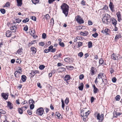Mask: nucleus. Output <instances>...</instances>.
<instances>
[{"instance_id":"f257e3e1","label":"nucleus","mask_w":122,"mask_h":122,"mask_svg":"<svg viewBox=\"0 0 122 122\" xmlns=\"http://www.w3.org/2000/svg\"><path fill=\"white\" fill-rule=\"evenodd\" d=\"M61 9L63 13L66 16H67L69 10V7L66 4L63 3L61 5Z\"/></svg>"},{"instance_id":"f03ea898","label":"nucleus","mask_w":122,"mask_h":122,"mask_svg":"<svg viewBox=\"0 0 122 122\" xmlns=\"http://www.w3.org/2000/svg\"><path fill=\"white\" fill-rule=\"evenodd\" d=\"M15 22H14L11 25V26L10 27V29L13 30V32H16V29H17V26L15 24Z\"/></svg>"},{"instance_id":"7ed1b4c3","label":"nucleus","mask_w":122,"mask_h":122,"mask_svg":"<svg viewBox=\"0 0 122 122\" xmlns=\"http://www.w3.org/2000/svg\"><path fill=\"white\" fill-rule=\"evenodd\" d=\"M44 110L43 109L42 107H40L37 109L36 113L39 115L41 116L43 114Z\"/></svg>"},{"instance_id":"20e7f679","label":"nucleus","mask_w":122,"mask_h":122,"mask_svg":"<svg viewBox=\"0 0 122 122\" xmlns=\"http://www.w3.org/2000/svg\"><path fill=\"white\" fill-rule=\"evenodd\" d=\"M121 57V56H119L118 54H115L114 53L112 55L111 57L114 60H117L119 59V57Z\"/></svg>"},{"instance_id":"39448f33","label":"nucleus","mask_w":122,"mask_h":122,"mask_svg":"<svg viewBox=\"0 0 122 122\" xmlns=\"http://www.w3.org/2000/svg\"><path fill=\"white\" fill-rule=\"evenodd\" d=\"M77 21L80 24H83L84 23V21L79 15L77 16L76 19Z\"/></svg>"},{"instance_id":"423d86ee","label":"nucleus","mask_w":122,"mask_h":122,"mask_svg":"<svg viewBox=\"0 0 122 122\" xmlns=\"http://www.w3.org/2000/svg\"><path fill=\"white\" fill-rule=\"evenodd\" d=\"M103 117L104 115L103 114H101V115L100 116V113H98L97 116V119L102 121L103 119Z\"/></svg>"},{"instance_id":"0eeeda50","label":"nucleus","mask_w":122,"mask_h":122,"mask_svg":"<svg viewBox=\"0 0 122 122\" xmlns=\"http://www.w3.org/2000/svg\"><path fill=\"white\" fill-rule=\"evenodd\" d=\"M116 15L117 17L118 21L120 22L121 20V16L120 12L119 11H118L116 13Z\"/></svg>"},{"instance_id":"6e6552de","label":"nucleus","mask_w":122,"mask_h":122,"mask_svg":"<svg viewBox=\"0 0 122 122\" xmlns=\"http://www.w3.org/2000/svg\"><path fill=\"white\" fill-rule=\"evenodd\" d=\"M110 30L108 28H106L104 30L103 29V30L102 31V32L103 33H105L106 35H109L108 32Z\"/></svg>"},{"instance_id":"1a4fd4ad","label":"nucleus","mask_w":122,"mask_h":122,"mask_svg":"<svg viewBox=\"0 0 122 122\" xmlns=\"http://www.w3.org/2000/svg\"><path fill=\"white\" fill-rule=\"evenodd\" d=\"M7 106L10 109H11L13 108V104L10 102H7Z\"/></svg>"},{"instance_id":"9d476101","label":"nucleus","mask_w":122,"mask_h":122,"mask_svg":"<svg viewBox=\"0 0 122 122\" xmlns=\"http://www.w3.org/2000/svg\"><path fill=\"white\" fill-rule=\"evenodd\" d=\"M106 16L107 20L108 22H110L111 21V18L110 15L108 14H106L105 15Z\"/></svg>"},{"instance_id":"9b49d317","label":"nucleus","mask_w":122,"mask_h":122,"mask_svg":"<svg viewBox=\"0 0 122 122\" xmlns=\"http://www.w3.org/2000/svg\"><path fill=\"white\" fill-rule=\"evenodd\" d=\"M12 32L9 30L7 31L6 32V35L7 37H10L12 35Z\"/></svg>"},{"instance_id":"f8f14e48","label":"nucleus","mask_w":122,"mask_h":122,"mask_svg":"<svg viewBox=\"0 0 122 122\" xmlns=\"http://www.w3.org/2000/svg\"><path fill=\"white\" fill-rule=\"evenodd\" d=\"M88 32L86 31H85L84 32L81 31L80 33V34L84 36H86L88 35Z\"/></svg>"},{"instance_id":"ddd939ff","label":"nucleus","mask_w":122,"mask_h":122,"mask_svg":"<svg viewBox=\"0 0 122 122\" xmlns=\"http://www.w3.org/2000/svg\"><path fill=\"white\" fill-rule=\"evenodd\" d=\"M1 95L2 97L5 99L7 100V99L8 96L7 94L3 93L1 94Z\"/></svg>"},{"instance_id":"4468645a","label":"nucleus","mask_w":122,"mask_h":122,"mask_svg":"<svg viewBox=\"0 0 122 122\" xmlns=\"http://www.w3.org/2000/svg\"><path fill=\"white\" fill-rule=\"evenodd\" d=\"M71 77L69 75H66L64 77V79L66 81L70 80Z\"/></svg>"},{"instance_id":"2eb2a0df","label":"nucleus","mask_w":122,"mask_h":122,"mask_svg":"<svg viewBox=\"0 0 122 122\" xmlns=\"http://www.w3.org/2000/svg\"><path fill=\"white\" fill-rule=\"evenodd\" d=\"M30 50L33 53L35 54L36 52V48L34 47H31L30 48Z\"/></svg>"},{"instance_id":"dca6fc26","label":"nucleus","mask_w":122,"mask_h":122,"mask_svg":"<svg viewBox=\"0 0 122 122\" xmlns=\"http://www.w3.org/2000/svg\"><path fill=\"white\" fill-rule=\"evenodd\" d=\"M95 67H92L91 68V75H93V74H95Z\"/></svg>"},{"instance_id":"f3484780","label":"nucleus","mask_w":122,"mask_h":122,"mask_svg":"<svg viewBox=\"0 0 122 122\" xmlns=\"http://www.w3.org/2000/svg\"><path fill=\"white\" fill-rule=\"evenodd\" d=\"M17 3V5L18 6H20L22 4V0H16Z\"/></svg>"},{"instance_id":"a211bd4d","label":"nucleus","mask_w":122,"mask_h":122,"mask_svg":"<svg viewBox=\"0 0 122 122\" xmlns=\"http://www.w3.org/2000/svg\"><path fill=\"white\" fill-rule=\"evenodd\" d=\"M122 36L120 34L116 35L115 37V40L116 41L118 40L119 39L121 38Z\"/></svg>"},{"instance_id":"6ab92c4d","label":"nucleus","mask_w":122,"mask_h":122,"mask_svg":"<svg viewBox=\"0 0 122 122\" xmlns=\"http://www.w3.org/2000/svg\"><path fill=\"white\" fill-rule=\"evenodd\" d=\"M93 92L94 93H96L98 90V89L96 87L95 85H93Z\"/></svg>"},{"instance_id":"aec40b11","label":"nucleus","mask_w":122,"mask_h":122,"mask_svg":"<svg viewBox=\"0 0 122 122\" xmlns=\"http://www.w3.org/2000/svg\"><path fill=\"white\" fill-rule=\"evenodd\" d=\"M84 85L83 83H81L80 86L78 87L79 89L81 91H82L83 90Z\"/></svg>"},{"instance_id":"412c9836","label":"nucleus","mask_w":122,"mask_h":122,"mask_svg":"<svg viewBox=\"0 0 122 122\" xmlns=\"http://www.w3.org/2000/svg\"><path fill=\"white\" fill-rule=\"evenodd\" d=\"M107 19L106 16L105 15V16H104L102 19L103 22L104 23H107L108 22L107 21Z\"/></svg>"},{"instance_id":"4be33fe9","label":"nucleus","mask_w":122,"mask_h":122,"mask_svg":"<svg viewBox=\"0 0 122 122\" xmlns=\"http://www.w3.org/2000/svg\"><path fill=\"white\" fill-rule=\"evenodd\" d=\"M27 77L25 75H23L21 76V80L23 82H24L26 80Z\"/></svg>"},{"instance_id":"5701e85b","label":"nucleus","mask_w":122,"mask_h":122,"mask_svg":"<svg viewBox=\"0 0 122 122\" xmlns=\"http://www.w3.org/2000/svg\"><path fill=\"white\" fill-rule=\"evenodd\" d=\"M117 20L115 19H113L112 20V23L114 26L116 25L117 24Z\"/></svg>"},{"instance_id":"b1692460","label":"nucleus","mask_w":122,"mask_h":122,"mask_svg":"<svg viewBox=\"0 0 122 122\" xmlns=\"http://www.w3.org/2000/svg\"><path fill=\"white\" fill-rule=\"evenodd\" d=\"M19 72L18 71H16L14 73L15 76L17 78H19Z\"/></svg>"},{"instance_id":"393cba45","label":"nucleus","mask_w":122,"mask_h":122,"mask_svg":"<svg viewBox=\"0 0 122 122\" xmlns=\"http://www.w3.org/2000/svg\"><path fill=\"white\" fill-rule=\"evenodd\" d=\"M88 46L89 48H91L92 47V43L91 41H89L88 43Z\"/></svg>"},{"instance_id":"a878e982","label":"nucleus","mask_w":122,"mask_h":122,"mask_svg":"<svg viewBox=\"0 0 122 122\" xmlns=\"http://www.w3.org/2000/svg\"><path fill=\"white\" fill-rule=\"evenodd\" d=\"M109 6L110 9H111L112 8H113L114 7V5H113V3L111 2H110Z\"/></svg>"},{"instance_id":"bb28decb","label":"nucleus","mask_w":122,"mask_h":122,"mask_svg":"<svg viewBox=\"0 0 122 122\" xmlns=\"http://www.w3.org/2000/svg\"><path fill=\"white\" fill-rule=\"evenodd\" d=\"M83 117V119L84 121L85 122L87 121L88 120V117L85 116L84 115V116Z\"/></svg>"},{"instance_id":"cd10ccee","label":"nucleus","mask_w":122,"mask_h":122,"mask_svg":"<svg viewBox=\"0 0 122 122\" xmlns=\"http://www.w3.org/2000/svg\"><path fill=\"white\" fill-rule=\"evenodd\" d=\"M6 112L4 110L0 109V113L1 114H5L6 113Z\"/></svg>"},{"instance_id":"c85d7f7f","label":"nucleus","mask_w":122,"mask_h":122,"mask_svg":"<svg viewBox=\"0 0 122 122\" xmlns=\"http://www.w3.org/2000/svg\"><path fill=\"white\" fill-rule=\"evenodd\" d=\"M59 70L61 71V72H62L65 71L66 70L65 68L64 67H61L59 68Z\"/></svg>"},{"instance_id":"c756f323","label":"nucleus","mask_w":122,"mask_h":122,"mask_svg":"<svg viewBox=\"0 0 122 122\" xmlns=\"http://www.w3.org/2000/svg\"><path fill=\"white\" fill-rule=\"evenodd\" d=\"M120 98V97L119 95H117L115 97L116 100V101H119Z\"/></svg>"},{"instance_id":"7c9ffc66","label":"nucleus","mask_w":122,"mask_h":122,"mask_svg":"<svg viewBox=\"0 0 122 122\" xmlns=\"http://www.w3.org/2000/svg\"><path fill=\"white\" fill-rule=\"evenodd\" d=\"M1 13L3 14H5L6 12L5 10L4 9H1L0 10Z\"/></svg>"},{"instance_id":"2f4dec72","label":"nucleus","mask_w":122,"mask_h":122,"mask_svg":"<svg viewBox=\"0 0 122 122\" xmlns=\"http://www.w3.org/2000/svg\"><path fill=\"white\" fill-rule=\"evenodd\" d=\"M30 74L31 75V77L32 78L33 77V76L35 75L34 71H32Z\"/></svg>"},{"instance_id":"473e14b6","label":"nucleus","mask_w":122,"mask_h":122,"mask_svg":"<svg viewBox=\"0 0 122 122\" xmlns=\"http://www.w3.org/2000/svg\"><path fill=\"white\" fill-rule=\"evenodd\" d=\"M99 62L100 64L102 65L104 62V61L102 58H101L99 60Z\"/></svg>"},{"instance_id":"72a5a7b5","label":"nucleus","mask_w":122,"mask_h":122,"mask_svg":"<svg viewBox=\"0 0 122 122\" xmlns=\"http://www.w3.org/2000/svg\"><path fill=\"white\" fill-rule=\"evenodd\" d=\"M10 6V4L9 2H7L5 5L3 6V7L4 8L5 7H8Z\"/></svg>"},{"instance_id":"f704fd0d","label":"nucleus","mask_w":122,"mask_h":122,"mask_svg":"<svg viewBox=\"0 0 122 122\" xmlns=\"http://www.w3.org/2000/svg\"><path fill=\"white\" fill-rule=\"evenodd\" d=\"M32 1L33 3L36 4L39 2V0H32Z\"/></svg>"},{"instance_id":"c9c22d12","label":"nucleus","mask_w":122,"mask_h":122,"mask_svg":"<svg viewBox=\"0 0 122 122\" xmlns=\"http://www.w3.org/2000/svg\"><path fill=\"white\" fill-rule=\"evenodd\" d=\"M31 32L32 33H33V37H34L35 36V30H31Z\"/></svg>"},{"instance_id":"e433bc0d","label":"nucleus","mask_w":122,"mask_h":122,"mask_svg":"<svg viewBox=\"0 0 122 122\" xmlns=\"http://www.w3.org/2000/svg\"><path fill=\"white\" fill-rule=\"evenodd\" d=\"M50 25H53L54 24V20L53 18L51 19V22H50Z\"/></svg>"},{"instance_id":"4c0bfd02","label":"nucleus","mask_w":122,"mask_h":122,"mask_svg":"<svg viewBox=\"0 0 122 122\" xmlns=\"http://www.w3.org/2000/svg\"><path fill=\"white\" fill-rule=\"evenodd\" d=\"M45 67V66L44 65H41L39 66V68L40 70H42Z\"/></svg>"},{"instance_id":"58836bf2","label":"nucleus","mask_w":122,"mask_h":122,"mask_svg":"<svg viewBox=\"0 0 122 122\" xmlns=\"http://www.w3.org/2000/svg\"><path fill=\"white\" fill-rule=\"evenodd\" d=\"M29 20V18H26V19L22 20V22L24 23H26L28 22Z\"/></svg>"},{"instance_id":"ea45409f","label":"nucleus","mask_w":122,"mask_h":122,"mask_svg":"<svg viewBox=\"0 0 122 122\" xmlns=\"http://www.w3.org/2000/svg\"><path fill=\"white\" fill-rule=\"evenodd\" d=\"M21 107L20 108H18V111L19 113L20 114H22L23 113V111Z\"/></svg>"},{"instance_id":"a19ab883","label":"nucleus","mask_w":122,"mask_h":122,"mask_svg":"<svg viewBox=\"0 0 122 122\" xmlns=\"http://www.w3.org/2000/svg\"><path fill=\"white\" fill-rule=\"evenodd\" d=\"M61 101L62 103V107L63 109H64L65 107V104L64 103V101L62 99Z\"/></svg>"},{"instance_id":"79ce46f5","label":"nucleus","mask_w":122,"mask_h":122,"mask_svg":"<svg viewBox=\"0 0 122 122\" xmlns=\"http://www.w3.org/2000/svg\"><path fill=\"white\" fill-rule=\"evenodd\" d=\"M21 50H22V48H21L20 49H19L18 50V51H17V52L20 55L21 54V52H22V51H21Z\"/></svg>"},{"instance_id":"37998d69","label":"nucleus","mask_w":122,"mask_h":122,"mask_svg":"<svg viewBox=\"0 0 122 122\" xmlns=\"http://www.w3.org/2000/svg\"><path fill=\"white\" fill-rule=\"evenodd\" d=\"M59 45L62 47H64L65 46V44L63 42H59Z\"/></svg>"},{"instance_id":"c03bdc74","label":"nucleus","mask_w":122,"mask_h":122,"mask_svg":"<svg viewBox=\"0 0 122 122\" xmlns=\"http://www.w3.org/2000/svg\"><path fill=\"white\" fill-rule=\"evenodd\" d=\"M98 36V34L96 32L92 35V36L94 38H96Z\"/></svg>"},{"instance_id":"a18cd8bd","label":"nucleus","mask_w":122,"mask_h":122,"mask_svg":"<svg viewBox=\"0 0 122 122\" xmlns=\"http://www.w3.org/2000/svg\"><path fill=\"white\" fill-rule=\"evenodd\" d=\"M102 81L105 84H106V83H107V79L105 78L104 79V78H103V79H102Z\"/></svg>"},{"instance_id":"49530a36","label":"nucleus","mask_w":122,"mask_h":122,"mask_svg":"<svg viewBox=\"0 0 122 122\" xmlns=\"http://www.w3.org/2000/svg\"><path fill=\"white\" fill-rule=\"evenodd\" d=\"M69 102V98L68 97H66L65 101V103L66 105H67Z\"/></svg>"},{"instance_id":"de8ad7c7","label":"nucleus","mask_w":122,"mask_h":122,"mask_svg":"<svg viewBox=\"0 0 122 122\" xmlns=\"http://www.w3.org/2000/svg\"><path fill=\"white\" fill-rule=\"evenodd\" d=\"M90 112L89 111H88L87 112H85V115L84 116L88 117V116Z\"/></svg>"},{"instance_id":"09e8293b","label":"nucleus","mask_w":122,"mask_h":122,"mask_svg":"<svg viewBox=\"0 0 122 122\" xmlns=\"http://www.w3.org/2000/svg\"><path fill=\"white\" fill-rule=\"evenodd\" d=\"M34 107V105L33 104H30V108L31 109H33Z\"/></svg>"},{"instance_id":"8fccbe9b","label":"nucleus","mask_w":122,"mask_h":122,"mask_svg":"<svg viewBox=\"0 0 122 122\" xmlns=\"http://www.w3.org/2000/svg\"><path fill=\"white\" fill-rule=\"evenodd\" d=\"M28 30V27L27 25H25L23 28V30L25 31H27Z\"/></svg>"},{"instance_id":"3c124183","label":"nucleus","mask_w":122,"mask_h":122,"mask_svg":"<svg viewBox=\"0 0 122 122\" xmlns=\"http://www.w3.org/2000/svg\"><path fill=\"white\" fill-rule=\"evenodd\" d=\"M70 59L69 57L65 58L64 59V61L66 62H68L70 61Z\"/></svg>"},{"instance_id":"603ef678","label":"nucleus","mask_w":122,"mask_h":122,"mask_svg":"<svg viewBox=\"0 0 122 122\" xmlns=\"http://www.w3.org/2000/svg\"><path fill=\"white\" fill-rule=\"evenodd\" d=\"M27 107L26 106H24L23 107H21V109L23 111H25L27 108Z\"/></svg>"},{"instance_id":"864d4df0","label":"nucleus","mask_w":122,"mask_h":122,"mask_svg":"<svg viewBox=\"0 0 122 122\" xmlns=\"http://www.w3.org/2000/svg\"><path fill=\"white\" fill-rule=\"evenodd\" d=\"M116 81L117 79L115 77L113 78L112 79V81L114 83Z\"/></svg>"},{"instance_id":"5fc2aeb1","label":"nucleus","mask_w":122,"mask_h":122,"mask_svg":"<svg viewBox=\"0 0 122 122\" xmlns=\"http://www.w3.org/2000/svg\"><path fill=\"white\" fill-rule=\"evenodd\" d=\"M46 37V34L45 33H43L42 34V38L43 39H45Z\"/></svg>"},{"instance_id":"6e6d98bb","label":"nucleus","mask_w":122,"mask_h":122,"mask_svg":"<svg viewBox=\"0 0 122 122\" xmlns=\"http://www.w3.org/2000/svg\"><path fill=\"white\" fill-rule=\"evenodd\" d=\"M84 77V76L83 74H81L79 76V79L80 80H82Z\"/></svg>"},{"instance_id":"4d7b16f0","label":"nucleus","mask_w":122,"mask_h":122,"mask_svg":"<svg viewBox=\"0 0 122 122\" xmlns=\"http://www.w3.org/2000/svg\"><path fill=\"white\" fill-rule=\"evenodd\" d=\"M82 43L80 42H78V47H80L81 46H82Z\"/></svg>"},{"instance_id":"13d9d810","label":"nucleus","mask_w":122,"mask_h":122,"mask_svg":"<svg viewBox=\"0 0 122 122\" xmlns=\"http://www.w3.org/2000/svg\"><path fill=\"white\" fill-rule=\"evenodd\" d=\"M84 112L83 111H82V110H81V113H80L81 116H82V117H83L84 116Z\"/></svg>"},{"instance_id":"bf43d9fd","label":"nucleus","mask_w":122,"mask_h":122,"mask_svg":"<svg viewBox=\"0 0 122 122\" xmlns=\"http://www.w3.org/2000/svg\"><path fill=\"white\" fill-rule=\"evenodd\" d=\"M27 112L29 115H30L32 114V111L30 110H28Z\"/></svg>"},{"instance_id":"052dcab7","label":"nucleus","mask_w":122,"mask_h":122,"mask_svg":"<svg viewBox=\"0 0 122 122\" xmlns=\"http://www.w3.org/2000/svg\"><path fill=\"white\" fill-rule=\"evenodd\" d=\"M56 115L58 117H60V116L61 115L60 113L58 112H56Z\"/></svg>"},{"instance_id":"680f3d73","label":"nucleus","mask_w":122,"mask_h":122,"mask_svg":"<svg viewBox=\"0 0 122 122\" xmlns=\"http://www.w3.org/2000/svg\"><path fill=\"white\" fill-rule=\"evenodd\" d=\"M83 55V53L82 52H80L79 53L78 55V56H80L81 57H82Z\"/></svg>"},{"instance_id":"e2e57ef3","label":"nucleus","mask_w":122,"mask_h":122,"mask_svg":"<svg viewBox=\"0 0 122 122\" xmlns=\"http://www.w3.org/2000/svg\"><path fill=\"white\" fill-rule=\"evenodd\" d=\"M15 20H16V22L18 23H19L21 21V19H16Z\"/></svg>"},{"instance_id":"0e129e2a","label":"nucleus","mask_w":122,"mask_h":122,"mask_svg":"<svg viewBox=\"0 0 122 122\" xmlns=\"http://www.w3.org/2000/svg\"><path fill=\"white\" fill-rule=\"evenodd\" d=\"M94 99L95 98L94 97H91V102L92 103L94 101Z\"/></svg>"},{"instance_id":"69168bd1","label":"nucleus","mask_w":122,"mask_h":122,"mask_svg":"<svg viewBox=\"0 0 122 122\" xmlns=\"http://www.w3.org/2000/svg\"><path fill=\"white\" fill-rule=\"evenodd\" d=\"M39 44L40 46H43L45 45V44L44 42H41L39 43Z\"/></svg>"},{"instance_id":"338daca9","label":"nucleus","mask_w":122,"mask_h":122,"mask_svg":"<svg viewBox=\"0 0 122 122\" xmlns=\"http://www.w3.org/2000/svg\"><path fill=\"white\" fill-rule=\"evenodd\" d=\"M31 19L32 20H34L35 21H36V18L35 16H32L31 18Z\"/></svg>"},{"instance_id":"774afa93","label":"nucleus","mask_w":122,"mask_h":122,"mask_svg":"<svg viewBox=\"0 0 122 122\" xmlns=\"http://www.w3.org/2000/svg\"><path fill=\"white\" fill-rule=\"evenodd\" d=\"M49 16L48 14H46L45 16V18L46 20L48 19L49 18Z\"/></svg>"}]
</instances>
